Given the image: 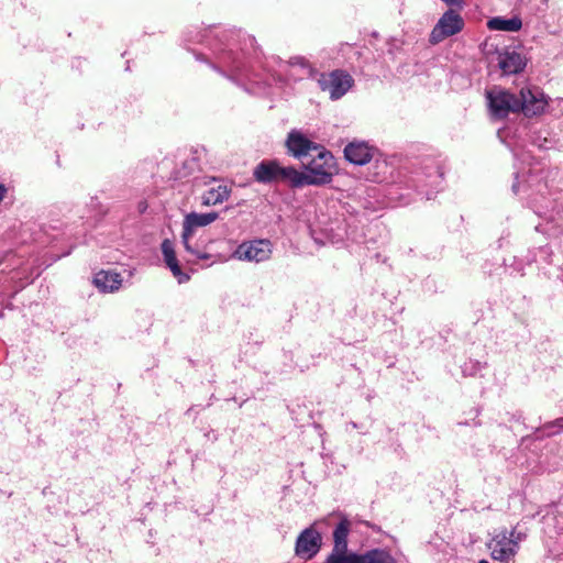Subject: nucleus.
<instances>
[{
    "instance_id": "obj_18",
    "label": "nucleus",
    "mask_w": 563,
    "mask_h": 563,
    "mask_svg": "<svg viewBox=\"0 0 563 563\" xmlns=\"http://www.w3.org/2000/svg\"><path fill=\"white\" fill-rule=\"evenodd\" d=\"M214 185L206 190L201 196V202L203 206H216L228 200L230 196V189L227 185L213 180Z\"/></svg>"
},
{
    "instance_id": "obj_14",
    "label": "nucleus",
    "mask_w": 563,
    "mask_h": 563,
    "mask_svg": "<svg viewBox=\"0 0 563 563\" xmlns=\"http://www.w3.org/2000/svg\"><path fill=\"white\" fill-rule=\"evenodd\" d=\"M283 67H287L289 76L294 80H302L305 78H313L318 75V70L303 56H294L286 62Z\"/></svg>"
},
{
    "instance_id": "obj_36",
    "label": "nucleus",
    "mask_w": 563,
    "mask_h": 563,
    "mask_svg": "<svg viewBox=\"0 0 563 563\" xmlns=\"http://www.w3.org/2000/svg\"><path fill=\"white\" fill-rule=\"evenodd\" d=\"M478 563H489V562L486 560H481Z\"/></svg>"
},
{
    "instance_id": "obj_15",
    "label": "nucleus",
    "mask_w": 563,
    "mask_h": 563,
    "mask_svg": "<svg viewBox=\"0 0 563 563\" xmlns=\"http://www.w3.org/2000/svg\"><path fill=\"white\" fill-rule=\"evenodd\" d=\"M161 250H162L164 263L170 269L174 277L177 278L178 283L183 284V283L188 282L189 275L184 273L179 266V263L176 257V252L174 249V243L170 240L165 239L162 242Z\"/></svg>"
},
{
    "instance_id": "obj_11",
    "label": "nucleus",
    "mask_w": 563,
    "mask_h": 563,
    "mask_svg": "<svg viewBox=\"0 0 563 563\" xmlns=\"http://www.w3.org/2000/svg\"><path fill=\"white\" fill-rule=\"evenodd\" d=\"M555 109L563 113V98L551 100L540 88H530V118L553 112Z\"/></svg>"
},
{
    "instance_id": "obj_7",
    "label": "nucleus",
    "mask_w": 563,
    "mask_h": 563,
    "mask_svg": "<svg viewBox=\"0 0 563 563\" xmlns=\"http://www.w3.org/2000/svg\"><path fill=\"white\" fill-rule=\"evenodd\" d=\"M494 560L508 563L518 549V538L515 531L508 533L506 530L497 532L487 544Z\"/></svg>"
},
{
    "instance_id": "obj_13",
    "label": "nucleus",
    "mask_w": 563,
    "mask_h": 563,
    "mask_svg": "<svg viewBox=\"0 0 563 563\" xmlns=\"http://www.w3.org/2000/svg\"><path fill=\"white\" fill-rule=\"evenodd\" d=\"M217 212L207 213H188L183 222L181 242L188 243V236H194L195 230L200 227H206L218 219Z\"/></svg>"
},
{
    "instance_id": "obj_37",
    "label": "nucleus",
    "mask_w": 563,
    "mask_h": 563,
    "mask_svg": "<svg viewBox=\"0 0 563 563\" xmlns=\"http://www.w3.org/2000/svg\"><path fill=\"white\" fill-rule=\"evenodd\" d=\"M555 111H556V109L552 113H554V115H558V112H555ZM558 111H560V110L558 109Z\"/></svg>"
},
{
    "instance_id": "obj_2",
    "label": "nucleus",
    "mask_w": 563,
    "mask_h": 563,
    "mask_svg": "<svg viewBox=\"0 0 563 563\" xmlns=\"http://www.w3.org/2000/svg\"><path fill=\"white\" fill-rule=\"evenodd\" d=\"M307 173L295 168L296 187L322 186L330 184L338 173L334 156L325 147L320 148L316 156L306 165Z\"/></svg>"
},
{
    "instance_id": "obj_31",
    "label": "nucleus",
    "mask_w": 563,
    "mask_h": 563,
    "mask_svg": "<svg viewBox=\"0 0 563 563\" xmlns=\"http://www.w3.org/2000/svg\"><path fill=\"white\" fill-rule=\"evenodd\" d=\"M4 194H5V188H4V186L0 185V201L3 199Z\"/></svg>"
},
{
    "instance_id": "obj_25",
    "label": "nucleus",
    "mask_w": 563,
    "mask_h": 563,
    "mask_svg": "<svg viewBox=\"0 0 563 563\" xmlns=\"http://www.w3.org/2000/svg\"><path fill=\"white\" fill-rule=\"evenodd\" d=\"M515 168L517 169L514 173V181L511 185V191L514 195L518 196L521 191V189L526 188L527 185V176L525 172H521L517 164L515 165Z\"/></svg>"
},
{
    "instance_id": "obj_3",
    "label": "nucleus",
    "mask_w": 563,
    "mask_h": 563,
    "mask_svg": "<svg viewBox=\"0 0 563 563\" xmlns=\"http://www.w3.org/2000/svg\"><path fill=\"white\" fill-rule=\"evenodd\" d=\"M486 99L489 114L494 120H503L510 113H517L526 109L523 89L520 90L519 95H516L495 86L486 90Z\"/></svg>"
},
{
    "instance_id": "obj_23",
    "label": "nucleus",
    "mask_w": 563,
    "mask_h": 563,
    "mask_svg": "<svg viewBox=\"0 0 563 563\" xmlns=\"http://www.w3.org/2000/svg\"><path fill=\"white\" fill-rule=\"evenodd\" d=\"M376 172L373 175V180L376 183H393L395 178L393 176V167L387 163L386 159H377L374 164Z\"/></svg>"
},
{
    "instance_id": "obj_16",
    "label": "nucleus",
    "mask_w": 563,
    "mask_h": 563,
    "mask_svg": "<svg viewBox=\"0 0 563 563\" xmlns=\"http://www.w3.org/2000/svg\"><path fill=\"white\" fill-rule=\"evenodd\" d=\"M192 236H188V243H183L186 252L192 257V260H212V262L221 261L219 255H214L210 252L209 245L210 240L200 239L198 242L192 243Z\"/></svg>"
},
{
    "instance_id": "obj_29",
    "label": "nucleus",
    "mask_w": 563,
    "mask_h": 563,
    "mask_svg": "<svg viewBox=\"0 0 563 563\" xmlns=\"http://www.w3.org/2000/svg\"><path fill=\"white\" fill-rule=\"evenodd\" d=\"M534 143L539 146V147H547V144L550 143V141L544 137L542 142H538V141H534Z\"/></svg>"
},
{
    "instance_id": "obj_1",
    "label": "nucleus",
    "mask_w": 563,
    "mask_h": 563,
    "mask_svg": "<svg viewBox=\"0 0 563 563\" xmlns=\"http://www.w3.org/2000/svg\"><path fill=\"white\" fill-rule=\"evenodd\" d=\"M186 48L196 59L207 63L213 70L238 86L245 87L253 81L243 48L240 47V33L223 27H208L190 31Z\"/></svg>"
},
{
    "instance_id": "obj_9",
    "label": "nucleus",
    "mask_w": 563,
    "mask_h": 563,
    "mask_svg": "<svg viewBox=\"0 0 563 563\" xmlns=\"http://www.w3.org/2000/svg\"><path fill=\"white\" fill-rule=\"evenodd\" d=\"M285 145L288 153L297 159H303L311 153H318L320 148L324 147L311 141L302 131L292 129L286 139Z\"/></svg>"
},
{
    "instance_id": "obj_32",
    "label": "nucleus",
    "mask_w": 563,
    "mask_h": 563,
    "mask_svg": "<svg viewBox=\"0 0 563 563\" xmlns=\"http://www.w3.org/2000/svg\"><path fill=\"white\" fill-rule=\"evenodd\" d=\"M347 426H350L352 429L358 428L357 423L353 421L349 422Z\"/></svg>"
},
{
    "instance_id": "obj_20",
    "label": "nucleus",
    "mask_w": 563,
    "mask_h": 563,
    "mask_svg": "<svg viewBox=\"0 0 563 563\" xmlns=\"http://www.w3.org/2000/svg\"><path fill=\"white\" fill-rule=\"evenodd\" d=\"M522 26V22L519 18L514 16L510 19H506L503 16H495L488 20L487 27L492 31H505V32H516L520 30Z\"/></svg>"
},
{
    "instance_id": "obj_33",
    "label": "nucleus",
    "mask_w": 563,
    "mask_h": 563,
    "mask_svg": "<svg viewBox=\"0 0 563 563\" xmlns=\"http://www.w3.org/2000/svg\"><path fill=\"white\" fill-rule=\"evenodd\" d=\"M549 31H550L551 33H556V32H559V29H556V27H550V30H549Z\"/></svg>"
},
{
    "instance_id": "obj_30",
    "label": "nucleus",
    "mask_w": 563,
    "mask_h": 563,
    "mask_svg": "<svg viewBox=\"0 0 563 563\" xmlns=\"http://www.w3.org/2000/svg\"><path fill=\"white\" fill-rule=\"evenodd\" d=\"M448 5L459 4V0H442Z\"/></svg>"
},
{
    "instance_id": "obj_12",
    "label": "nucleus",
    "mask_w": 563,
    "mask_h": 563,
    "mask_svg": "<svg viewBox=\"0 0 563 563\" xmlns=\"http://www.w3.org/2000/svg\"><path fill=\"white\" fill-rule=\"evenodd\" d=\"M376 147L366 141H352L344 147V157L354 165H366L376 153Z\"/></svg>"
},
{
    "instance_id": "obj_22",
    "label": "nucleus",
    "mask_w": 563,
    "mask_h": 563,
    "mask_svg": "<svg viewBox=\"0 0 563 563\" xmlns=\"http://www.w3.org/2000/svg\"><path fill=\"white\" fill-rule=\"evenodd\" d=\"M351 522L349 519L343 518L338 523L333 531L334 545L333 549L347 550V537L350 533Z\"/></svg>"
},
{
    "instance_id": "obj_19",
    "label": "nucleus",
    "mask_w": 563,
    "mask_h": 563,
    "mask_svg": "<svg viewBox=\"0 0 563 563\" xmlns=\"http://www.w3.org/2000/svg\"><path fill=\"white\" fill-rule=\"evenodd\" d=\"M498 65L504 74L511 75L522 70L525 67V62L520 54L512 51L499 54Z\"/></svg>"
},
{
    "instance_id": "obj_6",
    "label": "nucleus",
    "mask_w": 563,
    "mask_h": 563,
    "mask_svg": "<svg viewBox=\"0 0 563 563\" xmlns=\"http://www.w3.org/2000/svg\"><path fill=\"white\" fill-rule=\"evenodd\" d=\"M273 253V244L267 239H255L242 242L234 250L232 257L250 263H261L268 261Z\"/></svg>"
},
{
    "instance_id": "obj_34",
    "label": "nucleus",
    "mask_w": 563,
    "mask_h": 563,
    "mask_svg": "<svg viewBox=\"0 0 563 563\" xmlns=\"http://www.w3.org/2000/svg\"><path fill=\"white\" fill-rule=\"evenodd\" d=\"M551 174H555V175H556V174H558V170H549V172H548V175H551ZM548 177H549V176H547V178H548Z\"/></svg>"
},
{
    "instance_id": "obj_10",
    "label": "nucleus",
    "mask_w": 563,
    "mask_h": 563,
    "mask_svg": "<svg viewBox=\"0 0 563 563\" xmlns=\"http://www.w3.org/2000/svg\"><path fill=\"white\" fill-rule=\"evenodd\" d=\"M321 534L313 528H306L297 538L295 553L303 560L312 559L320 550Z\"/></svg>"
},
{
    "instance_id": "obj_5",
    "label": "nucleus",
    "mask_w": 563,
    "mask_h": 563,
    "mask_svg": "<svg viewBox=\"0 0 563 563\" xmlns=\"http://www.w3.org/2000/svg\"><path fill=\"white\" fill-rule=\"evenodd\" d=\"M318 85L331 100L341 99L354 85V79L344 70H333L319 75Z\"/></svg>"
},
{
    "instance_id": "obj_8",
    "label": "nucleus",
    "mask_w": 563,
    "mask_h": 563,
    "mask_svg": "<svg viewBox=\"0 0 563 563\" xmlns=\"http://www.w3.org/2000/svg\"><path fill=\"white\" fill-rule=\"evenodd\" d=\"M464 27V20L460 13L450 9L443 13L430 34V41L437 44L446 37L460 33Z\"/></svg>"
},
{
    "instance_id": "obj_35",
    "label": "nucleus",
    "mask_w": 563,
    "mask_h": 563,
    "mask_svg": "<svg viewBox=\"0 0 563 563\" xmlns=\"http://www.w3.org/2000/svg\"><path fill=\"white\" fill-rule=\"evenodd\" d=\"M247 40H249L250 44H253V42H254V38H252V37H249Z\"/></svg>"
},
{
    "instance_id": "obj_38",
    "label": "nucleus",
    "mask_w": 563,
    "mask_h": 563,
    "mask_svg": "<svg viewBox=\"0 0 563 563\" xmlns=\"http://www.w3.org/2000/svg\"><path fill=\"white\" fill-rule=\"evenodd\" d=\"M529 173H530V176H531V175H532V173H533V170L530 168V169H529Z\"/></svg>"
},
{
    "instance_id": "obj_4",
    "label": "nucleus",
    "mask_w": 563,
    "mask_h": 563,
    "mask_svg": "<svg viewBox=\"0 0 563 563\" xmlns=\"http://www.w3.org/2000/svg\"><path fill=\"white\" fill-rule=\"evenodd\" d=\"M254 179L260 184L287 181L296 187L295 167L282 166L277 161L265 159L258 163L253 170Z\"/></svg>"
},
{
    "instance_id": "obj_21",
    "label": "nucleus",
    "mask_w": 563,
    "mask_h": 563,
    "mask_svg": "<svg viewBox=\"0 0 563 563\" xmlns=\"http://www.w3.org/2000/svg\"><path fill=\"white\" fill-rule=\"evenodd\" d=\"M358 563H396V560L385 549H372L364 553H358Z\"/></svg>"
},
{
    "instance_id": "obj_24",
    "label": "nucleus",
    "mask_w": 563,
    "mask_h": 563,
    "mask_svg": "<svg viewBox=\"0 0 563 563\" xmlns=\"http://www.w3.org/2000/svg\"><path fill=\"white\" fill-rule=\"evenodd\" d=\"M325 563H358V553H347V550L332 549Z\"/></svg>"
},
{
    "instance_id": "obj_17",
    "label": "nucleus",
    "mask_w": 563,
    "mask_h": 563,
    "mask_svg": "<svg viewBox=\"0 0 563 563\" xmlns=\"http://www.w3.org/2000/svg\"><path fill=\"white\" fill-rule=\"evenodd\" d=\"M121 274L113 271H100L93 277L97 288L103 292H113L120 289L122 285Z\"/></svg>"
},
{
    "instance_id": "obj_28",
    "label": "nucleus",
    "mask_w": 563,
    "mask_h": 563,
    "mask_svg": "<svg viewBox=\"0 0 563 563\" xmlns=\"http://www.w3.org/2000/svg\"><path fill=\"white\" fill-rule=\"evenodd\" d=\"M563 431V418H559L543 427V433L548 437L559 434Z\"/></svg>"
},
{
    "instance_id": "obj_26",
    "label": "nucleus",
    "mask_w": 563,
    "mask_h": 563,
    "mask_svg": "<svg viewBox=\"0 0 563 563\" xmlns=\"http://www.w3.org/2000/svg\"><path fill=\"white\" fill-rule=\"evenodd\" d=\"M498 137L500 139L501 142H504L508 147L509 150L514 153V156L516 159H519V148H518V144L517 143H514L510 139H509V130L508 129H501L498 131Z\"/></svg>"
},
{
    "instance_id": "obj_27",
    "label": "nucleus",
    "mask_w": 563,
    "mask_h": 563,
    "mask_svg": "<svg viewBox=\"0 0 563 563\" xmlns=\"http://www.w3.org/2000/svg\"><path fill=\"white\" fill-rule=\"evenodd\" d=\"M482 367L483 365L478 361L468 360L462 365V373L464 376H475Z\"/></svg>"
}]
</instances>
